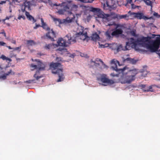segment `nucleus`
Wrapping results in <instances>:
<instances>
[{
    "mask_svg": "<svg viewBox=\"0 0 160 160\" xmlns=\"http://www.w3.org/2000/svg\"><path fill=\"white\" fill-rule=\"evenodd\" d=\"M150 37H142L137 40L133 38L130 39V42L133 44L132 47L136 50H139V47L144 45L150 52H154L159 48L160 45V37H157L155 40L151 41Z\"/></svg>",
    "mask_w": 160,
    "mask_h": 160,
    "instance_id": "obj_1",
    "label": "nucleus"
},
{
    "mask_svg": "<svg viewBox=\"0 0 160 160\" xmlns=\"http://www.w3.org/2000/svg\"><path fill=\"white\" fill-rule=\"evenodd\" d=\"M116 62H119L117 61H115V59H113L111 61V64H114V66H112V68L113 69L116 71L119 74H121L120 77L119 79V81L122 84L127 83H124L122 82L123 80H127V75L128 74V68L126 67H124L122 69H118L116 64Z\"/></svg>",
    "mask_w": 160,
    "mask_h": 160,
    "instance_id": "obj_2",
    "label": "nucleus"
},
{
    "mask_svg": "<svg viewBox=\"0 0 160 160\" xmlns=\"http://www.w3.org/2000/svg\"><path fill=\"white\" fill-rule=\"evenodd\" d=\"M61 66V64L59 63L52 62L50 64L52 73L55 74H57L58 75L59 78L57 80V82L63 81L64 78V75L63 73V69L58 68Z\"/></svg>",
    "mask_w": 160,
    "mask_h": 160,
    "instance_id": "obj_3",
    "label": "nucleus"
},
{
    "mask_svg": "<svg viewBox=\"0 0 160 160\" xmlns=\"http://www.w3.org/2000/svg\"><path fill=\"white\" fill-rule=\"evenodd\" d=\"M76 42V39H72L70 34H68L64 37V39L62 38H59L57 42L58 46L67 47L71 43H74Z\"/></svg>",
    "mask_w": 160,
    "mask_h": 160,
    "instance_id": "obj_4",
    "label": "nucleus"
},
{
    "mask_svg": "<svg viewBox=\"0 0 160 160\" xmlns=\"http://www.w3.org/2000/svg\"><path fill=\"white\" fill-rule=\"evenodd\" d=\"M98 17L102 18L103 23L106 26H111L112 25H116V24L114 22H109L112 19L111 15L108 14L100 13L98 15Z\"/></svg>",
    "mask_w": 160,
    "mask_h": 160,
    "instance_id": "obj_5",
    "label": "nucleus"
},
{
    "mask_svg": "<svg viewBox=\"0 0 160 160\" xmlns=\"http://www.w3.org/2000/svg\"><path fill=\"white\" fill-rule=\"evenodd\" d=\"M38 62V69L36 71V73L33 75V77L37 80L43 77L42 75H40V71L44 70L46 68V65L44 63H41L40 61Z\"/></svg>",
    "mask_w": 160,
    "mask_h": 160,
    "instance_id": "obj_6",
    "label": "nucleus"
},
{
    "mask_svg": "<svg viewBox=\"0 0 160 160\" xmlns=\"http://www.w3.org/2000/svg\"><path fill=\"white\" fill-rule=\"evenodd\" d=\"M128 13L130 15H134V17L135 18H137L138 19H143L144 20L151 19H153V17H151L150 18H148L147 17L144 16L142 12H132L131 11H129L128 12Z\"/></svg>",
    "mask_w": 160,
    "mask_h": 160,
    "instance_id": "obj_7",
    "label": "nucleus"
},
{
    "mask_svg": "<svg viewBox=\"0 0 160 160\" xmlns=\"http://www.w3.org/2000/svg\"><path fill=\"white\" fill-rule=\"evenodd\" d=\"M132 38H131L129 40V42H126V45L125 46H122V45H120L118 46L117 48V51L118 52L121 50H129L130 48L131 45L132 47H132L133 44L132 43L130 42V39Z\"/></svg>",
    "mask_w": 160,
    "mask_h": 160,
    "instance_id": "obj_8",
    "label": "nucleus"
},
{
    "mask_svg": "<svg viewBox=\"0 0 160 160\" xmlns=\"http://www.w3.org/2000/svg\"><path fill=\"white\" fill-rule=\"evenodd\" d=\"M99 79L102 83L104 84L112 85L115 82L113 80L108 78L106 74H103L101 75Z\"/></svg>",
    "mask_w": 160,
    "mask_h": 160,
    "instance_id": "obj_9",
    "label": "nucleus"
},
{
    "mask_svg": "<svg viewBox=\"0 0 160 160\" xmlns=\"http://www.w3.org/2000/svg\"><path fill=\"white\" fill-rule=\"evenodd\" d=\"M46 36L48 39L52 41H54V38L56 37L55 33L52 29L47 33Z\"/></svg>",
    "mask_w": 160,
    "mask_h": 160,
    "instance_id": "obj_10",
    "label": "nucleus"
},
{
    "mask_svg": "<svg viewBox=\"0 0 160 160\" xmlns=\"http://www.w3.org/2000/svg\"><path fill=\"white\" fill-rule=\"evenodd\" d=\"M116 25H112L116 27V30L113 31L111 33V35L112 36H116L122 34L123 32V31L121 29H117L118 27V25L116 24Z\"/></svg>",
    "mask_w": 160,
    "mask_h": 160,
    "instance_id": "obj_11",
    "label": "nucleus"
},
{
    "mask_svg": "<svg viewBox=\"0 0 160 160\" xmlns=\"http://www.w3.org/2000/svg\"><path fill=\"white\" fill-rule=\"evenodd\" d=\"M52 18L55 24L57 26H59L61 24L63 23V20H62L59 18L53 17H52Z\"/></svg>",
    "mask_w": 160,
    "mask_h": 160,
    "instance_id": "obj_12",
    "label": "nucleus"
},
{
    "mask_svg": "<svg viewBox=\"0 0 160 160\" xmlns=\"http://www.w3.org/2000/svg\"><path fill=\"white\" fill-rule=\"evenodd\" d=\"M25 15L27 18L30 21H32L33 23H34L36 22V20L34 19V18L32 15H30L29 13L27 11L26 12Z\"/></svg>",
    "mask_w": 160,
    "mask_h": 160,
    "instance_id": "obj_13",
    "label": "nucleus"
},
{
    "mask_svg": "<svg viewBox=\"0 0 160 160\" xmlns=\"http://www.w3.org/2000/svg\"><path fill=\"white\" fill-rule=\"evenodd\" d=\"M53 6H60L61 7H64V9L65 10H67V9H69V7L68 5L66 4V2H62L61 4H57L56 3L54 4Z\"/></svg>",
    "mask_w": 160,
    "mask_h": 160,
    "instance_id": "obj_14",
    "label": "nucleus"
},
{
    "mask_svg": "<svg viewBox=\"0 0 160 160\" xmlns=\"http://www.w3.org/2000/svg\"><path fill=\"white\" fill-rule=\"evenodd\" d=\"M127 75V80H123L122 82L124 83H127L129 84L135 80V78L131 76L130 75Z\"/></svg>",
    "mask_w": 160,
    "mask_h": 160,
    "instance_id": "obj_15",
    "label": "nucleus"
},
{
    "mask_svg": "<svg viewBox=\"0 0 160 160\" xmlns=\"http://www.w3.org/2000/svg\"><path fill=\"white\" fill-rule=\"evenodd\" d=\"M138 73V72L136 69H134L132 70H129L128 69V74L130 75L131 76L135 78V76Z\"/></svg>",
    "mask_w": 160,
    "mask_h": 160,
    "instance_id": "obj_16",
    "label": "nucleus"
},
{
    "mask_svg": "<svg viewBox=\"0 0 160 160\" xmlns=\"http://www.w3.org/2000/svg\"><path fill=\"white\" fill-rule=\"evenodd\" d=\"M34 61L37 62V65H34L32 63L30 65V67L33 68L32 69V71H33L35 69H38V61H40L41 62L43 63L41 61L38 59H35Z\"/></svg>",
    "mask_w": 160,
    "mask_h": 160,
    "instance_id": "obj_17",
    "label": "nucleus"
},
{
    "mask_svg": "<svg viewBox=\"0 0 160 160\" xmlns=\"http://www.w3.org/2000/svg\"><path fill=\"white\" fill-rule=\"evenodd\" d=\"M80 35L81 36L80 38L84 40L88 37L87 32L83 33V32H80L77 33V36Z\"/></svg>",
    "mask_w": 160,
    "mask_h": 160,
    "instance_id": "obj_18",
    "label": "nucleus"
},
{
    "mask_svg": "<svg viewBox=\"0 0 160 160\" xmlns=\"http://www.w3.org/2000/svg\"><path fill=\"white\" fill-rule=\"evenodd\" d=\"M41 20L42 22L41 27L44 29L46 30L47 31H49L50 30V28L48 27L47 24L44 22V21L42 18L41 19Z\"/></svg>",
    "mask_w": 160,
    "mask_h": 160,
    "instance_id": "obj_19",
    "label": "nucleus"
},
{
    "mask_svg": "<svg viewBox=\"0 0 160 160\" xmlns=\"http://www.w3.org/2000/svg\"><path fill=\"white\" fill-rule=\"evenodd\" d=\"M92 39L94 41H96L99 40L100 38L99 36L96 32L93 33L91 36Z\"/></svg>",
    "mask_w": 160,
    "mask_h": 160,
    "instance_id": "obj_20",
    "label": "nucleus"
},
{
    "mask_svg": "<svg viewBox=\"0 0 160 160\" xmlns=\"http://www.w3.org/2000/svg\"><path fill=\"white\" fill-rule=\"evenodd\" d=\"M143 1L146 5L151 7V9L152 7L153 2L150 0H143Z\"/></svg>",
    "mask_w": 160,
    "mask_h": 160,
    "instance_id": "obj_21",
    "label": "nucleus"
},
{
    "mask_svg": "<svg viewBox=\"0 0 160 160\" xmlns=\"http://www.w3.org/2000/svg\"><path fill=\"white\" fill-rule=\"evenodd\" d=\"M124 62H129L132 64H135L136 61L134 60L133 59H132L130 58H127L126 59L124 60Z\"/></svg>",
    "mask_w": 160,
    "mask_h": 160,
    "instance_id": "obj_22",
    "label": "nucleus"
},
{
    "mask_svg": "<svg viewBox=\"0 0 160 160\" xmlns=\"http://www.w3.org/2000/svg\"><path fill=\"white\" fill-rule=\"evenodd\" d=\"M90 11L93 12H96L98 13H100L101 11V10L100 9L94 8L92 7H91L90 8Z\"/></svg>",
    "mask_w": 160,
    "mask_h": 160,
    "instance_id": "obj_23",
    "label": "nucleus"
},
{
    "mask_svg": "<svg viewBox=\"0 0 160 160\" xmlns=\"http://www.w3.org/2000/svg\"><path fill=\"white\" fill-rule=\"evenodd\" d=\"M24 6L26 8L29 9L30 8L31 2L30 1H28L27 0H25L24 2Z\"/></svg>",
    "mask_w": 160,
    "mask_h": 160,
    "instance_id": "obj_24",
    "label": "nucleus"
},
{
    "mask_svg": "<svg viewBox=\"0 0 160 160\" xmlns=\"http://www.w3.org/2000/svg\"><path fill=\"white\" fill-rule=\"evenodd\" d=\"M12 72V70L11 69L9 70V71H8L7 73H5L4 75L2 76H0V78H3L4 79H5L6 78V77L9 74L11 73Z\"/></svg>",
    "mask_w": 160,
    "mask_h": 160,
    "instance_id": "obj_25",
    "label": "nucleus"
},
{
    "mask_svg": "<svg viewBox=\"0 0 160 160\" xmlns=\"http://www.w3.org/2000/svg\"><path fill=\"white\" fill-rule=\"evenodd\" d=\"M54 46V44H46L44 46V48L45 49L47 50H50Z\"/></svg>",
    "mask_w": 160,
    "mask_h": 160,
    "instance_id": "obj_26",
    "label": "nucleus"
},
{
    "mask_svg": "<svg viewBox=\"0 0 160 160\" xmlns=\"http://www.w3.org/2000/svg\"><path fill=\"white\" fill-rule=\"evenodd\" d=\"M72 19H70L69 18L67 17L66 19H63V22L65 23L66 22L70 23L72 21Z\"/></svg>",
    "mask_w": 160,
    "mask_h": 160,
    "instance_id": "obj_27",
    "label": "nucleus"
},
{
    "mask_svg": "<svg viewBox=\"0 0 160 160\" xmlns=\"http://www.w3.org/2000/svg\"><path fill=\"white\" fill-rule=\"evenodd\" d=\"M128 16L127 15H118L117 16V18L118 19H122V18H125L127 17H128Z\"/></svg>",
    "mask_w": 160,
    "mask_h": 160,
    "instance_id": "obj_28",
    "label": "nucleus"
},
{
    "mask_svg": "<svg viewBox=\"0 0 160 160\" xmlns=\"http://www.w3.org/2000/svg\"><path fill=\"white\" fill-rule=\"evenodd\" d=\"M27 42V44L29 46H32L33 45L35 44L34 42L32 40H28Z\"/></svg>",
    "mask_w": 160,
    "mask_h": 160,
    "instance_id": "obj_29",
    "label": "nucleus"
},
{
    "mask_svg": "<svg viewBox=\"0 0 160 160\" xmlns=\"http://www.w3.org/2000/svg\"><path fill=\"white\" fill-rule=\"evenodd\" d=\"M35 81V80L34 79L29 80H28L24 81V82L28 83H35L36 82Z\"/></svg>",
    "mask_w": 160,
    "mask_h": 160,
    "instance_id": "obj_30",
    "label": "nucleus"
},
{
    "mask_svg": "<svg viewBox=\"0 0 160 160\" xmlns=\"http://www.w3.org/2000/svg\"><path fill=\"white\" fill-rule=\"evenodd\" d=\"M63 9L64 8H63ZM68 9H67V10H65L64 9H63V10L62 9H60L59 10L58 12L59 14H64V12L65 11H67Z\"/></svg>",
    "mask_w": 160,
    "mask_h": 160,
    "instance_id": "obj_31",
    "label": "nucleus"
},
{
    "mask_svg": "<svg viewBox=\"0 0 160 160\" xmlns=\"http://www.w3.org/2000/svg\"><path fill=\"white\" fill-rule=\"evenodd\" d=\"M110 6L107 3L106 4H104L103 6V8L104 10H108L110 8Z\"/></svg>",
    "mask_w": 160,
    "mask_h": 160,
    "instance_id": "obj_32",
    "label": "nucleus"
},
{
    "mask_svg": "<svg viewBox=\"0 0 160 160\" xmlns=\"http://www.w3.org/2000/svg\"><path fill=\"white\" fill-rule=\"evenodd\" d=\"M10 57L12 58L13 57H16L17 54H15L13 52V51H11L10 53Z\"/></svg>",
    "mask_w": 160,
    "mask_h": 160,
    "instance_id": "obj_33",
    "label": "nucleus"
},
{
    "mask_svg": "<svg viewBox=\"0 0 160 160\" xmlns=\"http://www.w3.org/2000/svg\"><path fill=\"white\" fill-rule=\"evenodd\" d=\"M58 50L62 52H66V49H65L64 48H59L58 49Z\"/></svg>",
    "mask_w": 160,
    "mask_h": 160,
    "instance_id": "obj_34",
    "label": "nucleus"
},
{
    "mask_svg": "<svg viewBox=\"0 0 160 160\" xmlns=\"http://www.w3.org/2000/svg\"><path fill=\"white\" fill-rule=\"evenodd\" d=\"M21 46H20L19 47H17L14 48H13V51L19 50L18 52H20L21 51Z\"/></svg>",
    "mask_w": 160,
    "mask_h": 160,
    "instance_id": "obj_35",
    "label": "nucleus"
},
{
    "mask_svg": "<svg viewBox=\"0 0 160 160\" xmlns=\"http://www.w3.org/2000/svg\"><path fill=\"white\" fill-rule=\"evenodd\" d=\"M119 73L118 74H115L114 73H111L110 74V76L114 77H118L119 76Z\"/></svg>",
    "mask_w": 160,
    "mask_h": 160,
    "instance_id": "obj_36",
    "label": "nucleus"
},
{
    "mask_svg": "<svg viewBox=\"0 0 160 160\" xmlns=\"http://www.w3.org/2000/svg\"><path fill=\"white\" fill-rule=\"evenodd\" d=\"M153 15L158 18H159L160 17V15H159L158 13L155 12H154Z\"/></svg>",
    "mask_w": 160,
    "mask_h": 160,
    "instance_id": "obj_37",
    "label": "nucleus"
},
{
    "mask_svg": "<svg viewBox=\"0 0 160 160\" xmlns=\"http://www.w3.org/2000/svg\"><path fill=\"white\" fill-rule=\"evenodd\" d=\"M21 18L23 19L24 20L25 19V17L24 15H20L18 17V19L20 20Z\"/></svg>",
    "mask_w": 160,
    "mask_h": 160,
    "instance_id": "obj_38",
    "label": "nucleus"
},
{
    "mask_svg": "<svg viewBox=\"0 0 160 160\" xmlns=\"http://www.w3.org/2000/svg\"><path fill=\"white\" fill-rule=\"evenodd\" d=\"M41 26L40 24H37L36 23L35 24V26L33 27V29H37L38 27H41Z\"/></svg>",
    "mask_w": 160,
    "mask_h": 160,
    "instance_id": "obj_39",
    "label": "nucleus"
},
{
    "mask_svg": "<svg viewBox=\"0 0 160 160\" xmlns=\"http://www.w3.org/2000/svg\"><path fill=\"white\" fill-rule=\"evenodd\" d=\"M6 43L4 42H1L0 41V45L1 46H4L6 47Z\"/></svg>",
    "mask_w": 160,
    "mask_h": 160,
    "instance_id": "obj_40",
    "label": "nucleus"
},
{
    "mask_svg": "<svg viewBox=\"0 0 160 160\" xmlns=\"http://www.w3.org/2000/svg\"><path fill=\"white\" fill-rule=\"evenodd\" d=\"M7 58V57L4 55H2L0 57V58H2L3 60H5Z\"/></svg>",
    "mask_w": 160,
    "mask_h": 160,
    "instance_id": "obj_41",
    "label": "nucleus"
},
{
    "mask_svg": "<svg viewBox=\"0 0 160 160\" xmlns=\"http://www.w3.org/2000/svg\"><path fill=\"white\" fill-rule=\"evenodd\" d=\"M106 35L109 38H110L111 36L110 33L108 31L106 32Z\"/></svg>",
    "mask_w": 160,
    "mask_h": 160,
    "instance_id": "obj_42",
    "label": "nucleus"
},
{
    "mask_svg": "<svg viewBox=\"0 0 160 160\" xmlns=\"http://www.w3.org/2000/svg\"><path fill=\"white\" fill-rule=\"evenodd\" d=\"M12 17V16H7L6 17V18L5 19H3L2 21L4 22V21H5V20H8L9 19V18H11Z\"/></svg>",
    "mask_w": 160,
    "mask_h": 160,
    "instance_id": "obj_43",
    "label": "nucleus"
},
{
    "mask_svg": "<svg viewBox=\"0 0 160 160\" xmlns=\"http://www.w3.org/2000/svg\"><path fill=\"white\" fill-rule=\"evenodd\" d=\"M126 1L127 2V3L125 4V6L127 5V4L128 3L131 4V3L132 2V0H126Z\"/></svg>",
    "mask_w": 160,
    "mask_h": 160,
    "instance_id": "obj_44",
    "label": "nucleus"
},
{
    "mask_svg": "<svg viewBox=\"0 0 160 160\" xmlns=\"http://www.w3.org/2000/svg\"><path fill=\"white\" fill-rule=\"evenodd\" d=\"M148 87L146 86V88H144L142 89L143 91L144 92H148L149 91V89H148Z\"/></svg>",
    "mask_w": 160,
    "mask_h": 160,
    "instance_id": "obj_45",
    "label": "nucleus"
},
{
    "mask_svg": "<svg viewBox=\"0 0 160 160\" xmlns=\"http://www.w3.org/2000/svg\"><path fill=\"white\" fill-rule=\"evenodd\" d=\"M148 88V89H149L150 90H149V91H151V92H153V91L152 89V86H149V87H148V88Z\"/></svg>",
    "mask_w": 160,
    "mask_h": 160,
    "instance_id": "obj_46",
    "label": "nucleus"
},
{
    "mask_svg": "<svg viewBox=\"0 0 160 160\" xmlns=\"http://www.w3.org/2000/svg\"><path fill=\"white\" fill-rule=\"evenodd\" d=\"M26 8L25 7H24V8H23V7H22V8L21 9V11L23 12H25L26 11H25V9H26Z\"/></svg>",
    "mask_w": 160,
    "mask_h": 160,
    "instance_id": "obj_47",
    "label": "nucleus"
},
{
    "mask_svg": "<svg viewBox=\"0 0 160 160\" xmlns=\"http://www.w3.org/2000/svg\"><path fill=\"white\" fill-rule=\"evenodd\" d=\"M72 2V1L70 0H67L66 1V2H66V4H67V5H68V6H69V5L67 3V2H68V3H70Z\"/></svg>",
    "mask_w": 160,
    "mask_h": 160,
    "instance_id": "obj_48",
    "label": "nucleus"
},
{
    "mask_svg": "<svg viewBox=\"0 0 160 160\" xmlns=\"http://www.w3.org/2000/svg\"><path fill=\"white\" fill-rule=\"evenodd\" d=\"M79 1L83 3H87V0H79Z\"/></svg>",
    "mask_w": 160,
    "mask_h": 160,
    "instance_id": "obj_49",
    "label": "nucleus"
},
{
    "mask_svg": "<svg viewBox=\"0 0 160 160\" xmlns=\"http://www.w3.org/2000/svg\"><path fill=\"white\" fill-rule=\"evenodd\" d=\"M146 85L144 84H142L140 85V87L142 89L144 88H146Z\"/></svg>",
    "mask_w": 160,
    "mask_h": 160,
    "instance_id": "obj_50",
    "label": "nucleus"
},
{
    "mask_svg": "<svg viewBox=\"0 0 160 160\" xmlns=\"http://www.w3.org/2000/svg\"><path fill=\"white\" fill-rule=\"evenodd\" d=\"M148 25L149 26H152V27H156L154 25H153V24L152 23H149V24H148Z\"/></svg>",
    "mask_w": 160,
    "mask_h": 160,
    "instance_id": "obj_51",
    "label": "nucleus"
},
{
    "mask_svg": "<svg viewBox=\"0 0 160 160\" xmlns=\"http://www.w3.org/2000/svg\"><path fill=\"white\" fill-rule=\"evenodd\" d=\"M75 55H76L75 53H73L72 54H71L70 55V57L72 58H74Z\"/></svg>",
    "mask_w": 160,
    "mask_h": 160,
    "instance_id": "obj_52",
    "label": "nucleus"
},
{
    "mask_svg": "<svg viewBox=\"0 0 160 160\" xmlns=\"http://www.w3.org/2000/svg\"><path fill=\"white\" fill-rule=\"evenodd\" d=\"M11 42L12 43H13L15 44H16V41L15 40H12L11 41Z\"/></svg>",
    "mask_w": 160,
    "mask_h": 160,
    "instance_id": "obj_53",
    "label": "nucleus"
},
{
    "mask_svg": "<svg viewBox=\"0 0 160 160\" xmlns=\"http://www.w3.org/2000/svg\"><path fill=\"white\" fill-rule=\"evenodd\" d=\"M94 0H87V3H92Z\"/></svg>",
    "mask_w": 160,
    "mask_h": 160,
    "instance_id": "obj_54",
    "label": "nucleus"
},
{
    "mask_svg": "<svg viewBox=\"0 0 160 160\" xmlns=\"http://www.w3.org/2000/svg\"><path fill=\"white\" fill-rule=\"evenodd\" d=\"M1 31L2 32H0V34H3L4 33H5L4 29L2 30Z\"/></svg>",
    "mask_w": 160,
    "mask_h": 160,
    "instance_id": "obj_55",
    "label": "nucleus"
},
{
    "mask_svg": "<svg viewBox=\"0 0 160 160\" xmlns=\"http://www.w3.org/2000/svg\"><path fill=\"white\" fill-rule=\"evenodd\" d=\"M6 47H7L8 48V49H13V48H11L10 46H8L6 45Z\"/></svg>",
    "mask_w": 160,
    "mask_h": 160,
    "instance_id": "obj_56",
    "label": "nucleus"
},
{
    "mask_svg": "<svg viewBox=\"0 0 160 160\" xmlns=\"http://www.w3.org/2000/svg\"><path fill=\"white\" fill-rule=\"evenodd\" d=\"M12 2H14L15 3V2L19 3V2L18 1V0H12Z\"/></svg>",
    "mask_w": 160,
    "mask_h": 160,
    "instance_id": "obj_57",
    "label": "nucleus"
},
{
    "mask_svg": "<svg viewBox=\"0 0 160 160\" xmlns=\"http://www.w3.org/2000/svg\"><path fill=\"white\" fill-rule=\"evenodd\" d=\"M6 60L9 61V62H11L12 61V59L10 58H7Z\"/></svg>",
    "mask_w": 160,
    "mask_h": 160,
    "instance_id": "obj_58",
    "label": "nucleus"
},
{
    "mask_svg": "<svg viewBox=\"0 0 160 160\" xmlns=\"http://www.w3.org/2000/svg\"><path fill=\"white\" fill-rule=\"evenodd\" d=\"M132 35L133 36H136V34L135 33V32H133L132 33Z\"/></svg>",
    "mask_w": 160,
    "mask_h": 160,
    "instance_id": "obj_59",
    "label": "nucleus"
},
{
    "mask_svg": "<svg viewBox=\"0 0 160 160\" xmlns=\"http://www.w3.org/2000/svg\"><path fill=\"white\" fill-rule=\"evenodd\" d=\"M73 7L75 8H77L78 7V6L76 5H73Z\"/></svg>",
    "mask_w": 160,
    "mask_h": 160,
    "instance_id": "obj_60",
    "label": "nucleus"
},
{
    "mask_svg": "<svg viewBox=\"0 0 160 160\" xmlns=\"http://www.w3.org/2000/svg\"><path fill=\"white\" fill-rule=\"evenodd\" d=\"M100 46H101V48H104L105 47L104 45H103L102 44H101L100 45Z\"/></svg>",
    "mask_w": 160,
    "mask_h": 160,
    "instance_id": "obj_61",
    "label": "nucleus"
},
{
    "mask_svg": "<svg viewBox=\"0 0 160 160\" xmlns=\"http://www.w3.org/2000/svg\"><path fill=\"white\" fill-rule=\"evenodd\" d=\"M59 58H57L56 59L57 61H58L59 60Z\"/></svg>",
    "mask_w": 160,
    "mask_h": 160,
    "instance_id": "obj_62",
    "label": "nucleus"
},
{
    "mask_svg": "<svg viewBox=\"0 0 160 160\" xmlns=\"http://www.w3.org/2000/svg\"><path fill=\"white\" fill-rule=\"evenodd\" d=\"M91 62H93L94 63H95V61H93L92 60H91Z\"/></svg>",
    "mask_w": 160,
    "mask_h": 160,
    "instance_id": "obj_63",
    "label": "nucleus"
},
{
    "mask_svg": "<svg viewBox=\"0 0 160 160\" xmlns=\"http://www.w3.org/2000/svg\"><path fill=\"white\" fill-rule=\"evenodd\" d=\"M3 35H4V36L5 37H6V33H4L3 34Z\"/></svg>",
    "mask_w": 160,
    "mask_h": 160,
    "instance_id": "obj_64",
    "label": "nucleus"
}]
</instances>
